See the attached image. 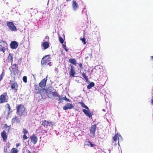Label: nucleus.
Here are the masks:
<instances>
[{"mask_svg": "<svg viewBox=\"0 0 153 153\" xmlns=\"http://www.w3.org/2000/svg\"><path fill=\"white\" fill-rule=\"evenodd\" d=\"M69 61L71 64L76 65V61L74 59L70 58L69 59Z\"/></svg>", "mask_w": 153, "mask_h": 153, "instance_id": "obj_24", "label": "nucleus"}, {"mask_svg": "<svg viewBox=\"0 0 153 153\" xmlns=\"http://www.w3.org/2000/svg\"><path fill=\"white\" fill-rule=\"evenodd\" d=\"M23 80L25 83L27 82V77L26 76H24L23 78Z\"/></svg>", "mask_w": 153, "mask_h": 153, "instance_id": "obj_33", "label": "nucleus"}, {"mask_svg": "<svg viewBox=\"0 0 153 153\" xmlns=\"http://www.w3.org/2000/svg\"><path fill=\"white\" fill-rule=\"evenodd\" d=\"M85 143L86 145L91 147H93L96 146V145L92 143L90 141H87L85 142Z\"/></svg>", "mask_w": 153, "mask_h": 153, "instance_id": "obj_23", "label": "nucleus"}, {"mask_svg": "<svg viewBox=\"0 0 153 153\" xmlns=\"http://www.w3.org/2000/svg\"><path fill=\"white\" fill-rule=\"evenodd\" d=\"M42 46L43 47L44 50L47 49L49 46V42H44L42 44Z\"/></svg>", "mask_w": 153, "mask_h": 153, "instance_id": "obj_19", "label": "nucleus"}, {"mask_svg": "<svg viewBox=\"0 0 153 153\" xmlns=\"http://www.w3.org/2000/svg\"><path fill=\"white\" fill-rule=\"evenodd\" d=\"M118 138V135L117 134H115L113 138L112 145L116 146L117 144L119 145Z\"/></svg>", "mask_w": 153, "mask_h": 153, "instance_id": "obj_10", "label": "nucleus"}, {"mask_svg": "<svg viewBox=\"0 0 153 153\" xmlns=\"http://www.w3.org/2000/svg\"><path fill=\"white\" fill-rule=\"evenodd\" d=\"M16 112L20 116L24 115L26 113L24 105L22 104L18 105L16 106Z\"/></svg>", "mask_w": 153, "mask_h": 153, "instance_id": "obj_1", "label": "nucleus"}, {"mask_svg": "<svg viewBox=\"0 0 153 153\" xmlns=\"http://www.w3.org/2000/svg\"><path fill=\"white\" fill-rule=\"evenodd\" d=\"M102 110H103V111H105V109H103Z\"/></svg>", "mask_w": 153, "mask_h": 153, "instance_id": "obj_48", "label": "nucleus"}, {"mask_svg": "<svg viewBox=\"0 0 153 153\" xmlns=\"http://www.w3.org/2000/svg\"><path fill=\"white\" fill-rule=\"evenodd\" d=\"M71 0H66V1H71Z\"/></svg>", "mask_w": 153, "mask_h": 153, "instance_id": "obj_46", "label": "nucleus"}, {"mask_svg": "<svg viewBox=\"0 0 153 153\" xmlns=\"http://www.w3.org/2000/svg\"><path fill=\"white\" fill-rule=\"evenodd\" d=\"M7 45L6 42L0 40V52L4 53L7 49Z\"/></svg>", "mask_w": 153, "mask_h": 153, "instance_id": "obj_2", "label": "nucleus"}, {"mask_svg": "<svg viewBox=\"0 0 153 153\" xmlns=\"http://www.w3.org/2000/svg\"><path fill=\"white\" fill-rule=\"evenodd\" d=\"M6 106L7 108L8 109V111L10 112L11 111V109L10 104L8 103H7L6 105Z\"/></svg>", "mask_w": 153, "mask_h": 153, "instance_id": "obj_29", "label": "nucleus"}, {"mask_svg": "<svg viewBox=\"0 0 153 153\" xmlns=\"http://www.w3.org/2000/svg\"><path fill=\"white\" fill-rule=\"evenodd\" d=\"M151 100H152V102H151L152 104V105H153V98H152V99Z\"/></svg>", "mask_w": 153, "mask_h": 153, "instance_id": "obj_43", "label": "nucleus"}, {"mask_svg": "<svg viewBox=\"0 0 153 153\" xmlns=\"http://www.w3.org/2000/svg\"><path fill=\"white\" fill-rule=\"evenodd\" d=\"M11 88L14 92H16L18 89V85L15 81H10Z\"/></svg>", "mask_w": 153, "mask_h": 153, "instance_id": "obj_7", "label": "nucleus"}, {"mask_svg": "<svg viewBox=\"0 0 153 153\" xmlns=\"http://www.w3.org/2000/svg\"><path fill=\"white\" fill-rule=\"evenodd\" d=\"M151 58H152L153 59V56H151Z\"/></svg>", "mask_w": 153, "mask_h": 153, "instance_id": "obj_47", "label": "nucleus"}, {"mask_svg": "<svg viewBox=\"0 0 153 153\" xmlns=\"http://www.w3.org/2000/svg\"><path fill=\"white\" fill-rule=\"evenodd\" d=\"M70 66H71L70 70L69 72V75L70 77L74 76V75L75 74V71L74 69V66L70 65Z\"/></svg>", "mask_w": 153, "mask_h": 153, "instance_id": "obj_13", "label": "nucleus"}, {"mask_svg": "<svg viewBox=\"0 0 153 153\" xmlns=\"http://www.w3.org/2000/svg\"><path fill=\"white\" fill-rule=\"evenodd\" d=\"M20 145L19 143H17L16 144V147H18Z\"/></svg>", "mask_w": 153, "mask_h": 153, "instance_id": "obj_42", "label": "nucleus"}, {"mask_svg": "<svg viewBox=\"0 0 153 153\" xmlns=\"http://www.w3.org/2000/svg\"><path fill=\"white\" fill-rule=\"evenodd\" d=\"M18 45V43L15 41L12 42L10 44L11 48L13 49H16L17 48Z\"/></svg>", "mask_w": 153, "mask_h": 153, "instance_id": "obj_14", "label": "nucleus"}, {"mask_svg": "<svg viewBox=\"0 0 153 153\" xmlns=\"http://www.w3.org/2000/svg\"><path fill=\"white\" fill-rule=\"evenodd\" d=\"M62 100H65L67 102H70V101L68 99L66 96H65L64 97H63L62 98Z\"/></svg>", "mask_w": 153, "mask_h": 153, "instance_id": "obj_34", "label": "nucleus"}, {"mask_svg": "<svg viewBox=\"0 0 153 153\" xmlns=\"http://www.w3.org/2000/svg\"><path fill=\"white\" fill-rule=\"evenodd\" d=\"M7 152V147L4 146V153H6Z\"/></svg>", "mask_w": 153, "mask_h": 153, "instance_id": "obj_37", "label": "nucleus"}, {"mask_svg": "<svg viewBox=\"0 0 153 153\" xmlns=\"http://www.w3.org/2000/svg\"><path fill=\"white\" fill-rule=\"evenodd\" d=\"M54 124V123L51 121H47L46 120H44L42 121V125L46 128L48 126H53Z\"/></svg>", "mask_w": 153, "mask_h": 153, "instance_id": "obj_9", "label": "nucleus"}, {"mask_svg": "<svg viewBox=\"0 0 153 153\" xmlns=\"http://www.w3.org/2000/svg\"><path fill=\"white\" fill-rule=\"evenodd\" d=\"M86 72H85V73H83L82 74L83 77L85 79L86 82H87L88 80V77L86 76Z\"/></svg>", "mask_w": 153, "mask_h": 153, "instance_id": "obj_28", "label": "nucleus"}, {"mask_svg": "<svg viewBox=\"0 0 153 153\" xmlns=\"http://www.w3.org/2000/svg\"><path fill=\"white\" fill-rule=\"evenodd\" d=\"M51 94L54 97H59V94L58 93L57 91H54L52 92L51 93Z\"/></svg>", "mask_w": 153, "mask_h": 153, "instance_id": "obj_27", "label": "nucleus"}, {"mask_svg": "<svg viewBox=\"0 0 153 153\" xmlns=\"http://www.w3.org/2000/svg\"><path fill=\"white\" fill-rule=\"evenodd\" d=\"M35 89L37 90V93L40 94L42 96L45 95L47 93L46 89L43 88H40L37 85L35 86Z\"/></svg>", "mask_w": 153, "mask_h": 153, "instance_id": "obj_5", "label": "nucleus"}, {"mask_svg": "<svg viewBox=\"0 0 153 153\" xmlns=\"http://www.w3.org/2000/svg\"><path fill=\"white\" fill-rule=\"evenodd\" d=\"M80 40L82 41V42L84 44H85L86 43L85 42V38L84 36L83 38H81Z\"/></svg>", "mask_w": 153, "mask_h": 153, "instance_id": "obj_30", "label": "nucleus"}, {"mask_svg": "<svg viewBox=\"0 0 153 153\" xmlns=\"http://www.w3.org/2000/svg\"><path fill=\"white\" fill-rule=\"evenodd\" d=\"M23 140H25L27 139L28 137L26 136V134H24L23 136Z\"/></svg>", "mask_w": 153, "mask_h": 153, "instance_id": "obj_36", "label": "nucleus"}, {"mask_svg": "<svg viewBox=\"0 0 153 153\" xmlns=\"http://www.w3.org/2000/svg\"><path fill=\"white\" fill-rule=\"evenodd\" d=\"M78 65L80 68H82V63H79L78 64Z\"/></svg>", "mask_w": 153, "mask_h": 153, "instance_id": "obj_38", "label": "nucleus"}, {"mask_svg": "<svg viewBox=\"0 0 153 153\" xmlns=\"http://www.w3.org/2000/svg\"><path fill=\"white\" fill-rule=\"evenodd\" d=\"M59 40L61 44H63L64 42V40L62 37H59Z\"/></svg>", "mask_w": 153, "mask_h": 153, "instance_id": "obj_31", "label": "nucleus"}, {"mask_svg": "<svg viewBox=\"0 0 153 153\" xmlns=\"http://www.w3.org/2000/svg\"><path fill=\"white\" fill-rule=\"evenodd\" d=\"M3 72H2V74L0 75V80H1L3 78Z\"/></svg>", "mask_w": 153, "mask_h": 153, "instance_id": "obj_39", "label": "nucleus"}, {"mask_svg": "<svg viewBox=\"0 0 153 153\" xmlns=\"http://www.w3.org/2000/svg\"><path fill=\"white\" fill-rule=\"evenodd\" d=\"M23 133L24 134H26L28 133V132L27 131V130L25 128H24L23 130Z\"/></svg>", "mask_w": 153, "mask_h": 153, "instance_id": "obj_32", "label": "nucleus"}, {"mask_svg": "<svg viewBox=\"0 0 153 153\" xmlns=\"http://www.w3.org/2000/svg\"><path fill=\"white\" fill-rule=\"evenodd\" d=\"M19 118L16 116H15V117L12 119V122L13 123H19Z\"/></svg>", "mask_w": 153, "mask_h": 153, "instance_id": "obj_21", "label": "nucleus"}, {"mask_svg": "<svg viewBox=\"0 0 153 153\" xmlns=\"http://www.w3.org/2000/svg\"><path fill=\"white\" fill-rule=\"evenodd\" d=\"M47 132V131H46V130H44V131H43V132H41V133H46V132Z\"/></svg>", "mask_w": 153, "mask_h": 153, "instance_id": "obj_44", "label": "nucleus"}, {"mask_svg": "<svg viewBox=\"0 0 153 153\" xmlns=\"http://www.w3.org/2000/svg\"><path fill=\"white\" fill-rule=\"evenodd\" d=\"M10 143H8V148H10Z\"/></svg>", "mask_w": 153, "mask_h": 153, "instance_id": "obj_45", "label": "nucleus"}, {"mask_svg": "<svg viewBox=\"0 0 153 153\" xmlns=\"http://www.w3.org/2000/svg\"><path fill=\"white\" fill-rule=\"evenodd\" d=\"M82 111L89 118L92 117V115H93V112H91L89 109L88 110L83 109Z\"/></svg>", "mask_w": 153, "mask_h": 153, "instance_id": "obj_12", "label": "nucleus"}, {"mask_svg": "<svg viewBox=\"0 0 153 153\" xmlns=\"http://www.w3.org/2000/svg\"><path fill=\"white\" fill-rule=\"evenodd\" d=\"M13 55L12 54L10 53L8 57V62L11 63L12 64L13 61Z\"/></svg>", "mask_w": 153, "mask_h": 153, "instance_id": "obj_20", "label": "nucleus"}, {"mask_svg": "<svg viewBox=\"0 0 153 153\" xmlns=\"http://www.w3.org/2000/svg\"><path fill=\"white\" fill-rule=\"evenodd\" d=\"M11 74L12 75H15L16 72L18 70V67L16 64H14L12 65L9 68Z\"/></svg>", "mask_w": 153, "mask_h": 153, "instance_id": "obj_6", "label": "nucleus"}, {"mask_svg": "<svg viewBox=\"0 0 153 153\" xmlns=\"http://www.w3.org/2000/svg\"><path fill=\"white\" fill-rule=\"evenodd\" d=\"M9 97L7 95V92L3 93L0 96V104L5 102H7Z\"/></svg>", "mask_w": 153, "mask_h": 153, "instance_id": "obj_3", "label": "nucleus"}, {"mask_svg": "<svg viewBox=\"0 0 153 153\" xmlns=\"http://www.w3.org/2000/svg\"><path fill=\"white\" fill-rule=\"evenodd\" d=\"M50 61V55H47L44 56L41 60V64L42 65H49L50 62H49Z\"/></svg>", "mask_w": 153, "mask_h": 153, "instance_id": "obj_4", "label": "nucleus"}, {"mask_svg": "<svg viewBox=\"0 0 153 153\" xmlns=\"http://www.w3.org/2000/svg\"><path fill=\"white\" fill-rule=\"evenodd\" d=\"M47 80V77H46L43 79L39 83V87H40L39 88H45L46 86Z\"/></svg>", "mask_w": 153, "mask_h": 153, "instance_id": "obj_11", "label": "nucleus"}, {"mask_svg": "<svg viewBox=\"0 0 153 153\" xmlns=\"http://www.w3.org/2000/svg\"><path fill=\"white\" fill-rule=\"evenodd\" d=\"M30 139L31 140V142L34 144H35L37 143L38 139L35 135L33 134L30 136Z\"/></svg>", "mask_w": 153, "mask_h": 153, "instance_id": "obj_16", "label": "nucleus"}, {"mask_svg": "<svg viewBox=\"0 0 153 153\" xmlns=\"http://www.w3.org/2000/svg\"><path fill=\"white\" fill-rule=\"evenodd\" d=\"M72 6L74 10H76L78 8V4L75 1H73Z\"/></svg>", "mask_w": 153, "mask_h": 153, "instance_id": "obj_22", "label": "nucleus"}, {"mask_svg": "<svg viewBox=\"0 0 153 153\" xmlns=\"http://www.w3.org/2000/svg\"><path fill=\"white\" fill-rule=\"evenodd\" d=\"M27 153H31L30 151L29 150H27L26 151Z\"/></svg>", "mask_w": 153, "mask_h": 153, "instance_id": "obj_41", "label": "nucleus"}, {"mask_svg": "<svg viewBox=\"0 0 153 153\" xmlns=\"http://www.w3.org/2000/svg\"><path fill=\"white\" fill-rule=\"evenodd\" d=\"M1 137L3 139L4 142H6L7 139V136L6 134V133L5 130H3L1 133Z\"/></svg>", "mask_w": 153, "mask_h": 153, "instance_id": "obj_17", "label": "nucleus"}, {"mask_svg": "<svg viewBox=\"0 0 153 153\" xmlns=\"http://www.w3.org/2000/svg\"><path fill=\"white\" fill-rule=\"evenodd\" d=\"M59 97V99L58 100V101H60H60L62 100V98H60V95H59V97Z\"/></svg>", "mask_w": 153, "mask_h": 153, "instance_id": "obj_40", "label": "nucleus"}, {"mask_svg": "<svg viewBox=\"0 0 153 153\" xmlns=\"http://www.w3.org/2000/svg\"><path fill=\"white\" fill-rule=\"evenodd\" d=\"M62 47L65 50L66 52H67L68 51V50L66 48V46L65 45H63Z\"/></svg>", "mask_w": 153, "mask_h": 153, "instance_id": "obj_35", "label": "nucleus"}, {"mask_svg": "<svg viewBox=\"0 0 153 153\" xmlns=\"http://www.w3.org/2000/svg\"><path fill=\"white\" fill-rule=\"evenodd\" d=\"M79 103L81 104L82 107L86 108V109H89V108L83 102H79Z\"/></svg>", "mask_w": 153, "mask_h": 153, "instance_id": "obj_26", "label": "nucleus"}, {"mask_svg": "<svg viewBox=\"0 0 153 153\" xmlns=\"http://www.w3.org/2000/svg\"><path fill=\"white\" fill-rule=\"evenodd\" d=\"M74 106L71 104L68 103L63 107V108L64 110H67L68 109H71Z\"/></svg>", "mask_w": 153, "mask_h": 153, "instance_id": "obj_15", "label": "nucleus"}, {"mask_svg": "<svg viewBox=\"0 0 153 153\" xmlns=\"http://www.w3.org/2000/svg\"><path fill=\"white\" fill-rule=\"evenodd\" d=\"M96 125H93L91 126L90 130V134H91L94 135L95 134L96 129Z\"/></svg>", "mask_w": 153, "mask_h": 153, "instance_id": "obj_18", "label": "nucleus"}, {"mask_svg": "<svg viewBox=\"0 0 153 153\" xmlns=\"http://www.w3.org/2000/svg\"><path fill=\"white\" fill-rule=\"evenodd\" d=\"M7 26L12 31H16L17 29L14 24L11 22H7Z\"/></svg>", "mask_w": 153, "mask_h": 153, "instance_id": "obj_8", "label": "nucleus"}, {"mask_svg": "<svg viewBox=\"0 0 153 153\" xmlns=\"http://www.w3.org/2000/svg\"><path fill=\"white\" fill-rule=\"evenodd\" d=\"M94 86V83L93 82H91L87 86V88L88 89H89L93 87Z\"/></svg>", "mask_w": 153, "mask_h": 153, "instance_id": "obj_25", "label": "nucleus"}]
</instances>
